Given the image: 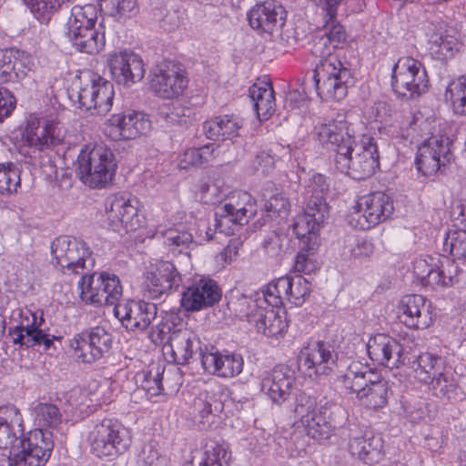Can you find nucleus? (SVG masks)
Here are the masks:
<instances>
[{
    "instance_id": "nucleus-30",
    "label": "nucleus",
    "mask_w": 466,
    "mask_h": 466,
    "mask_svg": "<svg viewBox=\"0 0 466 466\" xmlns=\"http://www.w3.org/2000/svg\"><path fill=\"white\" fill-rule=\"evenodd\" d=\"M349 438L348 450L353 457L370 465L378 463L382 459L383 440L380 435L351 429Z\"/></svg>"
},
{
    "instance_id": "nucleus-4",
    "label": "nucleus",
    "mask_w": 466,
    "mask_h": 466,
    "mask_svg": "<svg viewBox=\"0 0 466 466\" xmlns=\"http://www.w3.org/2000/svg\"><path fill=\"white\" fill-rule=\"evenodd\" d=\"M314 182L319 185V191L310 198L304 212L298 215L292 223L293 232L300 240V245L311 250L319 248V232L328 214V205L320 195L328 189L325 177L317 175L314 177Z\"/></svg>"
},
{
    "instance_id": "nucleus-38",
    "label": "nucleus",
    "mask_w": 466,
    "mask_h": 466,
    "mask_svg": "<svg viewBox=\"0 0 466 466\" xmlns=\"http://www.w3.org/2000/svg\"><path fill=\"white\" fill-rule=\"evenodd\" d=\"M248 96L259 120L268 119L275 111L274 90L268 82L253 84L248 88Z\"/></svg>"
},
{
    "instance_id": "nucleus-46",
    "label": "nucleus",
    "mask_w": 466,
    "mask_h": 466,
    "mask_svg": "<svg viewBox=\"0 0 466 466\" xmlns=\"http://www.w3.org/2000/svg\"><path fill=\"white\" fill-rule=\"evenodd\" d=\"M35 423L42 428L56 429L62 422V414L56 405L40 402L33 410Z\"/></svg>"
},
{
    "instance_id": "nucleus-39",
    "label": "nucleus",
    "mask_w": 466,
    "mask_h": 466,
    "mask_svg": "<svg viewBox=\"0 0 466 466\" xmlns=\"http://www.w3.org/2000/svg\"><path fill=\"white\" fill-rule=\"evenodd\" d=\"M337 5L338 0H335V3L328 1L326 4L325 24L323 25L324 35L321 37L323 45L326 46L327 43H329L333 48H338L347 40V33L344 26L337 21Z\"/></svg>"
},
{
    "instance_id": "nucleus-51",
    "label": "nucleus",
    "mask_w": 466,
    "mask_h": 466,
    "mask_svg": "<svg viewBox=\"0 0 466 466\" xmlns=\"http://www.w3.org/2000/svg\"><path fill=\"white\" fill-rule=\"evenodd\" d=\"M429 43L430 51L437 59L451 57L458 50L457 40L450 35H434Z\"/></svg>"
},
{
    "instance_id": "nucleus-43",
    "label": "nucleus",
    "mask_w": 466,
    "mask_h": 466,
    "mask_svg": "<svg viewBox=\"0 0 466 466\" xmlns=\"http://www.w3.org/2000/svg\"><path fill=\"white\" fill-rule=\"evenodd\" d=\"M9 335L14 344H18L25 348H34L43 346L44 350H48L53 345L56 336L46 333L44 329H26L23 333L21 329H9Z\"/></svg>"
},
{
    "instance_id": "nucleus-29",
    "label": "nucleus",
    "mask_w": 466,
    "mask_h": 466,
    "mask_svg": "<svg viewBox=\"0 0 466 466\" xmlns=\"http://www.w3.org/2000/svg\"><path fill=\"white\" fill-rule=\"evenodd\" d=\"M367 351L370 360L390 369L398 368L404 362L400 342L386 334L378 333L370 338Z\"/></svg>"
},
{
    "instance_id": "nucleus-50",
    "label": "nucleus",
    "mask_w": 466,
    "mask_h": 466,
    "mask_svg": "<svg viewBox=\"0 0 466 466\" xmlns=\"http://www.w3.org/2000/svg\"><path fill=\"white\" fill-rule=\"evenodd\" d=\"M101 6L116 19L130 18L139 11L137 0H101Z\"/></svg>"
},
{
    "instance_id": "nucleus-11",
    "label": "nucleus",
    "mask_w": 466,
    "mask_h": 466,
    "mask_svg": "<svg viewBox=\"0 0 466 466\" xmlns=\"http://www.w3.org/2000/svg\"><path fill=\"white\" fill-rule=\"evenodd\" d=\"M428 75L422 64L411 56L398 59L392 68L391 86L400 97L412 99L428 89Z\"/></svg>"
},
{
    "instance_id": "nucleus-47",
    "label": "nucleus",
    "mask_w": 466,
    "mask_h": 466,
    "mask_svg": "<svg viewBox=\"0 0 466 466\" xmlns=\"http://www.w3.org/2000/svg\"><path fill=\"white\" fill-rule=\"evenodd\" d=\"M193 109L177 105H164L159 108L158 116L167 126H187L192 120Z\"/></svg>"
},
{
    "instance_id": "nucleus-36",
    "label": "nucleus",
    "mask_w": 466,
    "mask_h": 466,
    "mask_svg": "<svg viewBox=\"0 0 466 466\" xmlns=\"http://www.w3.org/2000/svg\"><path fill=\"white\" fill-rule=\"evenodd\" d=\"M243 119L234 114L218 116L203 123V131L208 139H233L239 135Z\"/></svg>"
},
{
    "instance_id": "nucleus-33",
    "label": "nucleus",
    "mask_w": 466,
    "mask_h": 466,
    "mask_svg": "<svg viewBox=\"0 0 466 466\" xmlns=\"http://www.w3.org/2000/svg\"><path fill=\"white\" fill-rule=\"evenodd\" d=\"M296 377L288 366H276L261 380V390L277 404L286 401L291 395Z\"/></svg>"
},
{
    "instance_id": "nucleus-54",
    "label": "nucleus",
    "mask_w": 466,
    "mask_h": 466,
    "mask_svg": "<svg viewBox=\"0 0 466 466\" xmlns=\"http://www.w3.org/2000/svg\"><path fill=\"white\" fill-rule=\"evenodd\" d=\"M430 383L432 385L434 395L441 398H450L454 393L458 383L452 372L448 368L441 369Z\"/></svg>"
},
{
    "instance_id": "nucleus-8",
    "label": "nucleus",
    "mask_w": 466,
    "mask_h": 466,
    "mask_svg": "<svg viewBox=\"0 0 466 466\" xmlns=\"http://www.w3.org/2000/svg\"><path fill=\"white\" fill-rule=\"evenodd\" d=\"M92 452L97 457H116L131 445L127 428L117 420L104 418L96 422L88 435Z\"/></svg>"
},
{
    "instance_id": "nucleus-22",
    "label": "nucleus",
    "mask_w": 466,
    "mask_h": 466,
    "mask_svg": "<svg viewBox=\"0 0 466 466\" xmlns=\"http://www.w3.org/2000/svg\"><path fill=\"white\" fill-rule=\"evenodd\" d=\"M181 281L177 269L169 261H160L145 273L143 295L151 299H158L177 289Z\"/></svg>"
},
{
    "instance_id": "nucleus-26",
    "label": "nucleus",
    "mask_w": 466,
    "mask_h": 466,
    "mask_svg": "<svg viewBox=\"0 0 466 466\" xmlns=\"http://www.w3.org/2000/svg\"><path fill=\"white\" fill-rule=\"evenodd\" d=\"M247 16L252 29L258 34L272 35L284 25L286 11L280 4L268 0L253 6Z\"/></svg>"
},
{
    "instance_id": "nucleus-64",
    "label": "nucleus",
    "mask_w": 466,
    "mask_h": 466,
    "mask_svg": "<svg viewBox=\"0 0 466 466\" xmlns=\"http://www.w3.org/2000/svg\"><path fill=\"white\" fill-rule=\"evenodd\" d=\"M138 457L139 462L144 466H161L163 462V459L154 442L144 444Z\"/></svg>"
},
{
    "instance_id": "nucleus-61",
    "label": "nucleus",
    "mask_w": 466,
    "mask_h": 466,
    "mask_svg": "<svg viewBox=\"0 0 466 466\" xmlns=\"http://www.w3.org/2000/svg\"><path fill=\"white\" fill-rule=\"evenodd\" d=\"M317 250H311L300 245V249L296 257L294 265L295 271L304 274H310L314 272L319 265L314 258Z\"/></svg>"
},
{
    "instance_id": "nucleus-52",
    "label": "nucleus",
    "mask_w": 466,
    "mask_h": 466,
    "mask_svg": "<svg viewBox=\"0 0 466 466\" xmlns=\"http://www.w3.org/2000/svg\"><path fill=\"white\" fill-rule=\"evenodd\" d=\"M20 170L13 163L0 164V193L12 194L20 187Z\"/></svg>"
},
{
    "instance_id": "nucleus-28",
    "label": "nucleus",
    "mask_w": 466,
    "mask_h": 466,
    "mask_svg": "<svg viewBox=\"0 0 466 466\" xmlns=\"http://www.w3.org/2000/svg\"><path fill=\"white\" fill-rule=\"evenodd\" d=\"M32 56L15 47L0 49V83H21L33 70Z\"/></svg>"
},
{
    "instance_id": "nucleus-31",
    "label": "nucleus",
    "mask_w": 466,
    "mask_h": 466,
    "mask_svg": "<svg viewBox=\"0 0 466 466\" xmlns=\"http://www.w3.org/2000/svg\"><path fill=\"white\" fill-rule=\"evenodd\" d=\"M431 302L419 294L404 296L399 305V318L407 327L425 329L432 323Z\"/></svg>"
},
{
    "instance_id": "nucleus-9",
    "label": "nucleus",
    "mask_w": 466,
    "mask_h": 466,
    "mask_svg": "<svg viewBox=\"0 0 466 466\" xmlns=\"http://www.w3.org/2000/svg\"><path fill=\"white\" fill-rule=\"evenodd\" d=\"M82 301L94 306L118 305L123 288L119 278L106 271L87 274L84 272L78 282Z\"/></svg>"
},
{
    "instance_id": "nucleus-44",
    "label": "nucleus",
    "mask_w": 466,
    "mask_h": 466,
    "mask_svg": "<svg viewBox=\"0 0 466 466\" xmlns=\"http://www.w3.org/2000/svg\"><path fill=\"white\" fill-rule=\"evenodd\" d=\"M258 332L267 337H277L284 333L288 328L287 322L273 309L263 308L258 310V316L253 323Z\"/></svg>"
},
{
    "instance_id": "nucleus-21",
    "label": "nucleus",
    "mask_w": 466,
    "mask_h": 466,
    "mask_svg": "<svg viewBox=\"0 0 466 466\" xmlns=\"http://www.w3.org/2000/svg\"><path fill=\"white\" fill-rule=\"evenodd\" d=\"M451 139L443 135L432 136L418 147L416 164L424 176L436 174L441 167L450 161Z\"/></svg>"
},
{
    "instance_id": "nucleus-63",
    "label": "nucleus",
    "mask_w": 466,
    "mask_h": 466,
    "mask_svg": "<svg viewBox=\"0 0 466 466\" xmlns=\"http://www.w3.org/2000/svg\"><path fill=\"white\" fill-rule=\"evenodd\" d=\"M283 240L284 238L273 230L265 236L262 247L268 256L271 258H278L283 252Z\"/></svg>"
},
{
    "instance_id": "nucleus-14",
    "label": "nucleus",
    "mask_w": 466,
    "mask_h": 466,
    "mask_svg": "<svg viewBox=\"0 0 466 466\" xmlns=\"http://www.w3.org/2000/svg\"><path fill=\"white\" fill-rule=\"evenodd\" d=\"M299 370L309 378L328 377L338 372V354L324 342H314L303 348L299 356Z\"/></svg>"
},
{
    "instance_id": "nucleus-27",
    "label": "nucleus",
    "mask_w": 466,
    "mask_h": 466,
    "mask_svg": "<svg viewBox=\"0 0 466 466\" xmlns=\"http://www.w3.org/2000/svg\"><path fill=\"white\" fill-rule=\"evenodd\" d=\"M257 213L255 198L246 191H235L226 202L218 208L216 216L221 218L218 220V227H221L224 220L238 225L248 224Z\"/></svg>"
},
{
    "instance_id": "nucleus-12",
    "label": "nucleus",
    "mask_w": 466,
    "mask_h": 466,
    "mask_svg": "<svg viewBox=\"0 0 466 466\" xmlns=\"http://www.w3.org/2000/svg\"><path fill=\"white\" fill-rule=\"evenodd\" d=\"M54 448L52 433L35 429L9 453V466H45Z\"/></svg>"
},
{
    "instance_id": "nucleus-7",
    "label": "nucleus",
    "mask_w": 466,
    "mask_h": 466,
    "mask_svg": "<svg viewBox=\"0 0 466 466\" xmlns=\"http://www.w3.org/2000/svg\"><path fill=\"white\" fill-rule=\"evenodd\" d=\"M313 79L317 94L323 100L343 99L353 85L350 69L335 56H329L317 66Z\"/></svg>"
},
{
    "instance_id": "nucleus-55",
    "label": "nucleus",
    "mask_w": 466,
    "mask_h": 466,
    "mask_svg": "<svg viewBox=\"0 0 466 466\" xmlns=\"http://www.w3.org/2000/svg\"><path fill=\"white\" fill-rule=\"evenodd\" d=\"M35 17L43 24L50 21L52 15L58 11L56 0H23Z\"/></svg>"
},
{
    "instance_id": "nucleus-24",
    "label": "nucleus",
    "mask_w": 466,
    "mask_h": 466,
    "mask_svg": "<svg viewBox=\"0 0 466 466\" xmlns=\"http://www.w3.org/2000/svg\"><path fill=\"white\" fill-rule=\"evenodd\" d=\"M23 137L30 147L42 151L61 144L65 138V132L58 123L31 116L27 120Z\"/></svg>"
},
{
    "instance_id": "nucleus-20",
    "label": "nucleus",
    "mask_w": 466,
    "mask_h": 466,
    "mask_svg": "<svg viewBox=\"0 0 466 466\" xmlns=\"http://www.w3.org/2000/svg\"><path fill=\"white\" fill-rule=\"evenodd\" d=\"M151 129L149 119L141 112L127 109L105 122L104 133L114 141L135 139Z\"/></svg>"
},
{
    "instance_id": "nucleus-2",
    "label": "nucleus",
    "mask_w": 466,
    "mask_h": 466,
    "mask_svg": "<svg viewBox=\"0 0 466 466\" xmlns=\"http://www.w3.org/2000/svg\"><path fill=\"white\" fill-rule=\"evenodd\" d=\"M294 413L307 433L318 441L329 440L342 426L344 410L330 401H317L313 396L300 391L296 395Z\"/></svg>"
},
{
    "instance_id": "nucleus-23",
    "label": "nucleus",
    "mask_w": 466,
    "mask_h": 466,
    "mask_svg": "<svg viewBox=\"0 0 466 466\" xmlns=\"http://www.w3.org/2000/svg\"><path fill=\"white\" fill-rule=\"evenodd\" d=\"M114 312L127 329L144 331L156 319L157 307V304L145 300H128L116 305Z\"/></svg>"
},
{
    "instance_id": "nucleus-45",
    "label": "nucleus",
    "mask_w": 466,
    "mask_h": 466,
    "mask_svg": "<svg viewBox=\"0 0 466 466\" xmlns=\"http://www.w3.org/2000/svg\"><path fill=\"white\" fill-rule=\"evenodd\" d=\"M263 197L265 198V210L267 216L272 219L285 220L290 210V202L286 195L276 189V192L266 188Z\"/></svg>"
},
{
    "instance_id": "nucleus-42",
    "label": "nucleus",
    "mask_w": 466,
    "mask_h": 466,
    "mask_svg": "<svg viewBox=\"0 0 466 466\" xmlns=\"http://www.w3.org/2000/svg\"><path fill=\"white\" fill-rule=\"evenodd\" d=\"M228 306L236 317L249 323H254L258 316V310L263 309L257 297L255 299L248 297L238 291L231 293Z\"/></svg>"
},
{
    "instance_id": "nucleus-57",
    "label": "nucleus",
    "mask_w": 466,
    "mask_h": 466,
    "mask_svg": "<svg viewBox=\"0 0 466 466\" xmlns=\"http://www.w3.org/2000/svg\"><path fill=\"white\" fill-rule=\"evenodd\" d=\"M164 243L173 252H182L187 248L193 241V236L190 232L179 228H168L163 233Z\"/></svg>"
},
{
    "instance_id": "nucleus-1",
    "label": "nucleus",
    "mask_w": 466,
    "mask_h": 466,
    "mask_svg": "<svg viewBox=\"0 0 466 466\" xmlns=\"http://www.w3.org/2000/svg\"><path fill=\"white\" fill-rule=\"evenodd\" d=\"M353 116L338 113L329 122L315 126L314 133L322 144H329L335 152L334 164L337 170L353 179L362 180L372 176L379 167V151L372 137L363 136L357 142L360 121L353 122Z\"/></svg>"
},
{
    "instance_id": "nucleus-60",
    "label": "nucleus",
    "mask_w": 466,
    "mask_h": 466,
    "mask_svg": "<svg viewBox=\"0 0 466 466\" xmlns=\"http://www.w3.org/2000/svg\"><path fill=\"white\" fill-rule=\"evenodd\" d=\"M194 409L201 419H205L209 415L219 413L222 410V403L214 395H200L194 401Z\"/></svg>"
},
{
    "instance_id": "nucleus-35",
    "label": "nucleus",
    "mask_w": 466,
    "mask_h": 466,
    "mask_svg": "<svg viewBox=\"0 0 466 466\" xmlns=\"http://www.w3.org/2000/svg\"><path fill=\"white\" fill-rule=\"evenodd\" d=\"M230 460L231 452L226 443L209 441L192 453L186 466H229Z\"/></svg>"
},
{
    "instance_id": "nucleus-32",
    "label": "nucleus",
    "mask_w": 466,
    "mask_h": 466,
    "mask_svg": "<svg viewBox=\"0 0 466 466\" xmlns=\"http://www.w3.org/2000/svg\"><path fill=\"white\" fill-rule=\"evenodd\" d=\"M243 357L236 352L219 351L214 348L202 356V367L209 374L220 378H234L243 370Z\"/></svg>"
},
{
    "instance_id": "nucleus-62",
    "label": "nucleus",
    "mask_w": 466,
    "mask_h": 466,
    "mask_svg": "<svg viewBox=\"0 0 466 466\" xmlns=\"http://www.w3.org/2000/svg\"><path fill=\"white\" fill-rule=\"evenodd\" d=\"M22 438L16 436L11 423L2 417L0 418V449L8 450V453H10Z\"/></svg>"
},
{
    "instance_id": "nucleus-34",
    "label": "nucleus",
    "mask_w": 466,
    "mask_h": 466,
    "mask_svg": "<svg viewBox=\"0 0 466 466\" xmlns=\"http://www.w3.org/2000/svg\"><path fill=\"white\" fill-rule=\"evenodd\" d=\"M104 78L93 72L92 70H84L76 76L74 85L76 91L73 89L70 95L73 99L75 96L77 98L78 107L86 112L92 110V106L98 96L97 91H100Z\"/></svg>"
},
{
    "instance_id": "nucleus-59",
    "label": "nucleus",
    "mask_w": 466,
    "mask_h": 466,
    "mask_svg": "<svg viewBox=\"0 0 466 466\" xmlns=\"http://www.w3.org/2000/svg\"><path fill=\"white\" fill-rule=\"evenodd\" d=\"M452 256L466 258V229L451 230L444 241Z\"/></svg>"
},
{
    "instance_id": "nucleus-56",
    "label": "nucleus",
    "mask_w": 466,
    "mask_h": 466,
    "mask_svg": "<svg viewBox=\"0 0 466 466\" xmlns=\"http://www.w3.org/2000/svg\"><path fill=\"white\" fill-rule=\"evenodd\" d=\"M97 94L98 96L94 102L96 106H92V110L89 113L91 115L105 116L111 110L113 106L115 95L113 84L105 79Z\"/></svg>"
},
{
    "instance_id": "nucleus-58",
    "label": "nucleus",
    "mask_w": 466,
    "mask_h": 466,
    "mask_svg": "<svg viewBox=\"0 0 466 466\" xmlns=\"http://www.w3.org/2000/svg\"><path fill=\"white\" fill-rule=\"evenodd\" d=\"M280 282V278L276 279L275 281L269 283L266 289H263L261 294H257V298L258 300V303L262 305V308H264V305L267 304L269 306V309L279 308L282 305L283 299H286L284 296V291H281L279 289V285Z\"/></svg>"
},
{
    "instance_id": "nucleus-10",
    "label": "nucleus",
    "mask_w": 466,
    "mask_h": 466,
    "mask_svg": "<svg viewBox=\"0 0 466 466\" xmlns=\"http://www.w3.org/2000/svg\"><path fill=\"white\" fill-rule=\"evenodd\" d=\"M53 262L65 274H84L92 269L95 260L87 245L67 236L56 238L51 244Z\"/></svg>"
},
{
    "instance_id": "nucleus-17",
    "label": "nucleus",
    "mask_w": 466,
    "mask_h": 466,
    "mask_svg": "<svg viewBox=\"0 0 466 466\" xmlns=\"http://www.w3.org/2000/svg\"><path fill=\"white\" fill-rule=\"evenodd\" d=\"M356 228L369 229L387 220L394 211L393 200L383 192L360 197L353 207Z\"/></svg>"
},
{
    "instance_id": "nucleus-15",
    "label": "nucleus",
    "mask_w": 466,
    "mask_h": 466,
    "mask_svg": "<svg viewBox=\"0 0 466 466\" xmlns=\"http://www.w3.org/2000/svg\"><path fill=\"white\" fill-rule=\"evenodd\" d=\"M113 337L105 328L96 326L74 336L70 347L75 357L83 363H94L112 348Z\"/></svg>"
},
{
    "instance_id": "nucleus-6",
    "label": "nucleus",
    "mask_w": 466,
    "mask_h": 466,
    "mask_svg": "<svg viewBox=\"0 0 466 466\" xmlns=\"http://www.w3.org/2000/svg\"><path fill=\"white\" fill-rule=\"evenodd\" d=\"M112 151L103 145L82 149L77 157L76 174L92 188H102L111 183L116 171Z\"/></svg>"
},
{
    "instance_id": "nucleus-48",
    "label": "nucleus",
    "mask_w": 466,
    "mask_h": 466,
    "mask_svg": "<svg viewBox=\"0 0 466 466\" xmlns=\"http://www.w3.org/2000/svg\"><path fill=\"white\" fill-rule=\"evenodd\" d=\"M163 374L164 368L158 364L150 365L147 370L141 374L140 386L148 398L159 396L163 393Z\"/></svg>"
},
{
    "instance_id": "nucleus-40",
    "label": "nucleus",
    "mask_w": 466,
    "mask_h": 466,
    "mask_svg": "<svg viewBox=\"0 0 466 466\" xmlns=\"http://www.w3.org/2000/svg\"><path fill=\"white\" fill-rule=\"evenodd\" d=\"M279 289L284 291L285 298L295 306H301L311 292L310 283L302 276L280 277Z\"/></svg>"
},
{
    "instance_id": "nucleus-53",
    "label": "nucleus",
    "mask_w": 466,
    "mask_h": 466,
    "mask_svg": "<svg viewBox=\"0 0 466 466\" xmlns=\"http://www.w3.org/2000/svg\"><path fill=\"white\" fill-rule=\"evenodd\" d=\"M214 149L210 145L201 147L187 149L179 157V167L187 169L190 166H199L208 162L213 156Z\"/></svg>"
},
{
    "instance_id": "nucleus-19",
    "label": "nucleus",
    "mask_w": 466,
    "mask_h": 466,
    "mask_svg": "<svg viewBox=\"0 0 466 466\" xmlns=\"http://www.w3.org/2000/svg\"><path fill=\"white\" fill-rule=\"evenodd\" d=\"M106 66L111 78L126 87L140 82L146 73L142 57L128 49L108 54Z\"/></svg>"
},
{
    "instance_id": "nucleus-37",
    "label": "nucleus",
    "mask_w": 466,
    "mask_h": 466,
    "mask_svg": "<svg viewBox=\"0 0 466 466\" xmlns=\"http://www.w3.org/2000/svg\"><path fill=\"white\" fill-rule=\"evenodd\" d=\"M460 269L454 261L448 258H438L432 270L428 271L421 285L435 289L439 287H451L458 282Z\"/></svg>"
},
{
    "instance_id": "nucleus-3",
    "label": "nucleus",
    "mask_w": 466,
    "mask_h": 466,
    "mask_svg": "<svg viewBox=\"0 0 466 466\" xmlns=\"http://www.w3.org/2000/svg\"><path fill=\"white\" fill-rule=\"evenodd\" d=\"M97 9L95 5H76L71 8L66 29V36L81 53L98 54L105 46V35L96 28Z\"/></svg>"
},
{
    "instance_id": "nucleus-13",
    "label": "nucleus",
    "mask_w": 466,
    "mask_h": 466,
    "mask_svg": "<svg viewBox=\"0 0 466 466\" xmlns=\"http://www.w3.org/2000/svg\"><path fill=\"white\" fill-rule=\"evenodd\" d=\"M138 200L126 193L110 194L105 202L106 216L112 230L123 234L136 231L144 223Z\"/></svg>"
},
{
    "instance_id": "nucleus-16",
    "label": "nucleus",
    "mask_w": 466,
    "mask_h": 466,
    "mask_svg": "<svg viewBox=\"0 0 466 466\" xmlns=\"http://www.w3.org/2000/svg\"><path fill=\"white\" fill-rule=\"evenodd\" d=\"M150 86L154 93L164 99L178 97L187 86L186 71L174 61L157 65L150 72Z\"/></svg>"
},
{
    "instance_id": "nucleus-49",
    "label": "nucleus",
    "mask_w": 466,
    "mask_h": 466,
    "mask_svg": "<svg viewBox=\"0 0 466 466\" xmlns=\"http://www.w3.org/2000/svg\"><path fill=\"white\" fill-rule=\"evenodd\" d=\"M445 96L451 100L456 115L466 116V76L451 83Z\"/></svg>"
},
{
    "instance_id": "nucleus-41",
    "label": "nucleus",
    "mask_w": 466,
    "mask_h": 466,
    "mask_svg": "<svg viewBox=\"0 0 466 466\" xmlns=\"http://www.w3.org/2000/svg\"><path fill=\"white\" fill-rule=\"evenodd\" d=\"M446 360L436 354L424 352L412 362L411 368L415 377L422 383L428 384L434 380L441 369H446Z\"/></svg>"
},
{
    "instance_id": "nucleus-18",
    "label": "nucleus",
    "mask_w": 466,
    "mask_h": 466,
    "mask_svg": "<svg viewBox=\"0 0 466 466\" xmlns=\"http://www.w3.org/2000/svg\"><path fill=\"white\" fill-rule=\"evenodd\" d=\"M164 354H170L171 360L177 365H187L195 357L202 361L208 352L198 335L189 329H174L163 347Z\"/></svg>"
},
{
    "instance_id": "nucleus-25",
    "label": "nucleus",
    "mask_w": 466,
    "mask_h": 466,
    "mask_svg": "<svg viewBox=\"0 0 466 466\" xmlns=\"http://www.w3.org/2000/svg\"><path fill=\"white\" fill-rule=\"evenodd\" d=\"M221 299V289L218 283L208 278L194 281L182 293L181 307L186 311H199L212 307Z\"/></svg>"
},
{
    "instance_id": "nucleus-5",
    "label": "nucleus",
    "mask_w": 466,
    "mask_h": 466,
    "mask_svg": "<svg viewBox=\"0 0 466 466\" xmlns=\"http://www.w3.org/2000/svg\"><path fill=\"white\" fill-rule=\"evenodd\" d=\"M342 384L366 408L375 410L387 403L388 382L371 370H359L358 365H351L342 376Z\"/></svg>"
}]
</instances>
